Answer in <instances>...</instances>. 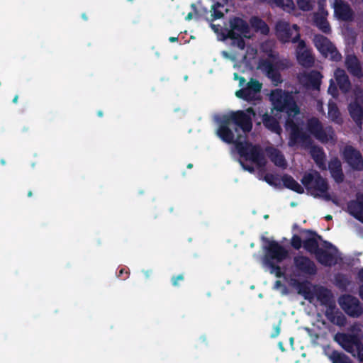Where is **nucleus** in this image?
Returning a JSON list of instances; mask_svg holds the SVG:
<instances>
[{
  "label": "nucleus",
  "mask_w": 363,
  "mask_h": 363,
  "mask_svg": "<svg viewBox=\"0 0 363 363\" xmlns=\"http://www.w3.org/2000/svg\"><path fill=\"white\" fill-rule=\"evenodd\" d=\"M306 129L316 140L325 144L333 140L335 137V131L331 125L323 127L322 123L316 117L308 119Z\"/></svg>",
  "instance_id": "7"
},
{
  "label": "nucleus",
  "mask_w": 363,
  "mask_h": 363,
  "mask_svg": "<svg viewBox=\"0 0 363 363\" xmlns=\"http://www.w3.org/2000/svg\"><path fill=\"white\" fill-rule=\"evenodd\" d=\"M230 124L223 116L216 131L217 135L222 141L228 144H235V148L240 157L250 160L258 165H264V157L259 145H253L245 140L244 142L235 140V134L230 128Z\"/></svg>",
  "instance_id": "2"
},
{
  "label": "nucleus",
  "mask_w": 363,
  "mask_h": 363,
  "mask_svg": "<svg viewBox=\"0 0 363 363\" xmlns=\"http://www.w3.org/2000/svg\"><path fill=\"white\" fill-rule=\"evenodd\" d=\"M273 329H274V331L271 335V337L274 338V337H277L280 333V330H281L280 323L277 325H274Z\"/></svg>",
  "instance_id": "45"
},
{
  "label": "nucleus",
  "mask_w": 363,
  "mask_h": 363,
  "mask_svg": "<svg viewBox=\"0 0 363 363\" xmlns=\"http://www.w3.org/2000/svg\"><path fill=\"white\" fill-rule=\"evenodd\" d=\"M332 6L334 9V15L338 20L350 21L353 19L354 11L347 1L333 0Z\"/></svg>",
  "instance_id": "16"
},
{
  "label": "nucleus",
  "mask_w": 363,
  "mask_h": 363,
  "mask_svg": "<svg viewBox=\"0 0 363 363\" xmlns=\"http://www.w3.org/2000/svg\"><path fill=\"white\" fill-rule=\"evenodd\" d=\"M117 276L120 279H121L123 280H125L129 277V272L125 268H121L119 269L118 272L117 273Z\"/></svg>",
  "instance_id": "42"
},
{
  "label": "nucleus",
  "mask_w": 363,
  "mask_h": 363,
  "mask_svg": "<svg viewBox=\"0 0 363 363\" xmlns=\"http://www.w3.org/2000/svg\"><path fill=\"white\" fill-rule=\"evenodd\" d=\"M296 59L300 65L306 68L312 67L315 63V57L310 49L306 48L303 40H299L296 48Z\"/></svg>",
  "instance_id": "15"
},
{
  "label": "nucleus",
  "mask_w": 363,
  "mask_h": 363,
  "mask_svg": "<svg viewBox=\"0 0 363 363\" xmlns=\"http://www.w3.org/2000/svg\"><path fill=\"white\" fill-rule=\"evenodd\" d=\"M336 281L340 284H342L344 285H346L347 279L344 275H339L338 277H336Z\"/></svg>",
  "instance_id": "47"
},
{
  "label": "nucleus",
  "mask_w": 363,
  "mask_h": 363,
  "mask_svg": "<svg viewBox=\"0 0 363 363\" xmlns=\"http://www.w3.org/2000/svg\"><path fill=\"white\" fill-rule=\"evenodd\" d=\"M184 279V276L183 274H180L176 276H173L171 279L172 284L174 286H179V281H182Z\"/></svg>",
  "instance_id": "41"
},
{
  "label": "nucleus",
  "mask_w": 363,
  "mask_h": 363,
  "mask_svg": "<svg viewBox=\"0 0 363 363\" xmlns=\"http://www.w3.org/2000/svg\"><path fill=\"white\" fill-rule=\"evenodd\" d=\"M357 279H358L359 284H361V288H362L363 287V268H362L358 272Z\"/></svg>",
  "instance_id": "48"
},
{
  "label": "nucleus",
  "mask_w": 363,
  "mask_h": 363,
  "mask_svg": "<svg viewBox=\"0 0 363 363\" xmlns=\"http://www.w3.org/2000/svg\"><path fill=\"white\" fill-rule=\"evenodd\" d=\"M227 38L233 40V44L239 49L244 50L245 48V41L241 35L237 32L228 31Z\"/></svg>",
  "instance_id": "34"
},
{
  "label": "nucleus",
  "mask_w": 363,
  "mask_h": 363,
  "mask_svg": "<svg viewBox=\"0 0 363 363\" xmlns=\"http://www.w3.org/2000/svg\"><path fill=\"white\" fill-rule=\"evenodd\" d=\"M325 354L332 363H352L347 355L335 350L326 352Z\"/></svg>",
  "instance_id": "29"
},
{
  "label": "nucleus",
  "mask_w": 363,
  "mask_h": 363,
  "mask_svg": "<svg viewBox=\"0 0 363 363\" xmlns=\"http://www.w3.org/2000/svg\"><path fill=\"white\" fill-rule=\"evenodd\" d=\"M268 156L270 160L277 167L285 169L287 167V163L283 153L277 148H271L268 150Z\"/></svg>",
  "instance_id": "25"
},
{
  "label": "nucleus",
  "mask_w": 363,
  "mask_h": 363,
  "mask_svg": "<svg viewBox=\"0 0 363 363\" xmlns=\"http://www.w3.org/2000/svg\"><path fill=\"white\" fill-rule=\"evenodd\" d=\"M335 340L347 352L357 350H363V345L357 335L347 333H338L335 336Z\"/></svg>",
  "instance_id": "13"
},
{
  "label": "nucleus",
  "mask_w": 363,
  "mask_h": 363,
  "mask_svg": "<svg viewBox=\"0 0 363 363\" xmlns=\"http://www.w3.org/2000/svg\"><path fill=\"white\" fill-rule=\"evenodd\" d=\"M359 294H360L361 298L363 299V289L362 288H361V289H360Z\"/></svg>",
  "instance_id": "61"
},
{
  "label": "nucleus",
  "mask_w": 363,
  "mask_h": 363,
  "mask_svg": "<svg viewBox=\"0 0 363 363\" xmlns=\"http://www.w3.org/2000/svg\"><path fill=\"white\" fill-rule=\"evenodd\" d=\"M215 3L211 6L212 21L222 18L224 16L223 12L220 9H223L227 4L228 0H214Z\"/></svg>",
  "instance_id": "31"
},
{
  "label": "nucleus",
  "mask_w": 363,
  "mask_h": 363,
  "mask_svg": "<svg viewBox=\"0 0 363 363\" xmlns=\"http://www.w3.org/2000/svg\"><path fill=\"white\" fill-rule=\"evenodd\" d=\"M301 233H306L308 237L303 240V248L310 254L315 255L316 260L323 266L330 267L336 264L333 254L319 247V241L322 236L311 229H302Z\"/></svg>",
  "instance_id": "4"
},
{
  "label": "nucleus",
  "mask_w": 363,
  "mask_h": 363,
  "mask_svg": "<svg viewBox=\"0 0 363 363\" xmlns=\"http://www.w3.org/2000/svg\"><path fill=\"white\" fill-rule=\"evenodd\" d=\"M240 164L241 166L242 167V168L246 170V171H248L250 173H252L255 172V169L252 166H250V165H247V164H245L244 162H242V161H240Z\"/></svg>",
  "instance_id": "46"
},
{
  "label": "nucleus",
  "mask_w": 363,
  "mask_h": 363,
  "mask_svg": "<svg viewBox=\"0 0 363 363\" xmlns=\"http://www.w3.org/2000/svg\"><path fill=\"white\" fill-rule=\"evenodd\" d=\"M270 99L274 110L287 115L285 125L286 128L290 129L289 145L293 147L299 143L306 148L310 147L312 159L320 169H325V155L323 149L318 145H313L311 136L303 132L294 121L295 116L300 113V108L294 96L288 91L276 89L272 92Z\"/></svg>",
  "instance_id": "1"
},
{
  "label": "nucleus",
  "mask_w": 363,
  "mask_h": 363,
  "mask_svg": "<svg viewBox=\"0 0 363 363\" xmlns=\"http://www.w3.org/2000/svg\"><path fill=\"white\" fill-rule=\"evenodd\" d=\"M359 352V359L363 362V350H357Z\"/></svg>",
  "instance_id": "53"
},
{
  "label": "nucleus",
  "mask_w": 363,
  "mask_h": 363,
  "mask_svg": "<svg viewBox=\"0 0 363 363\" xmlns=\"http://www.w3.org/2000/svg\"><path fill=\"white\" fill-rule=\"evenodd\" d=\"M284 186L298 194H303L304 189L291 175L284 174L281 177Z\"/></svg>",
  "instance_id": "28"
},
{
  "label": "nucleus",
  "mask_w": 363,
  "mask_h": 363,
  "mask_svg": "<svg viewBox=\"0 0 363 363\" xmlns=\"http://www.w3.org/2000/svg\"><path fill=\"white\" fill-rule=\"evenodd\" d=\"M314 23L318 28L323 33L325 34H330L331 33L330 23L324 16L320 13H315L314 15Z\"/></svg>",
  "instance_id": "30"
},
{
  "label": "nucleus",
  "mask_w": 363,
  "mask_h": 363,
  "mask_svg": "<svg viewBox=\"0 0 363 363\" xmlns=\"http://www.w3.org/2000/svg\"><path fill=\"white\" fill-rule=\"evenodd\" d=\"M338 303L345 313L352 318H359L363 313V307L359 300L350 294H343L338 298Z\"/></svg>",
  "instance_id": "10"
},
{
  "label": "nucleus",
  "mask_w": 363,
  "mask_h": 363,
  "mask_svg": "<svg viewBox=\"0 0 363 363\" xmlns=\"http://www.w3.org/2000/svg\"><path fill=\"white\" fill-rule=\"evenodd\" d=\"M143 273L146 278H150V277L152 274V270H146V271H143Z\"/></svg>",
  "instance_id": "51"
},
{
  "label": "nucleus",
  "mask_w": 363,
  "mask_h": 363,
  "mask_svg": "<svg viewBox=\"0 0 363 363\" xmlns=\"http://www.w3.org/2000/svg\"><path fill=\"white\" fill-rule=\"evenodd\" d=\"M262 2H267L269 4H272V0H260Z\"/></svg>",
  "instance_id": "59"
},
{
  "label": "nucleus",
  "mask_w": 363,
  "mask_h": 363,
  "mask_svg": "<svg viewBox=\"0 0 363 363\" xmlns=\"http://www.w3.org/2000/svg\"><path fill=\"white\" fill-rule=\"evenodd\" d=\"M262 121L264 126L272 133L280 135L282 128L279 121L274 116L269 115L267 113L262 115Z\"/></svg>",
  "instance_id": "24"
},
{
  "label": "nucleus",
  "mask_w": 363,
  "mask_h": 363,
  "mask_svg": "<svg viewBox=\"0 0 363 363\" xmlns=\"http://www.w3.org/2000/svg\"><path fill=\"white\" fill-rule=\"evenodd\" d=\"M245 112L247 113L250 116H251V115H252V116L255 115V112L253 108H252V107L247 108Z\"/></svg>",
  "instance_id": "50"
},
{
  "label": "nucleus",
  "mask_w": 363,
  "mask_h": 363,
  "mask_svg": "<svg viewBox=\"0 0 363 363\" xmlns=\"http://www.w3.org/2000/svg\"><path fill=\"white\" fill-rule=\"evenodd\" d=\"M328 169L332 177L337 183H341L344 180V174L342 172L341 162L335 157L331 160L328 163Z\"/></svg>",
  "instance_id": "21"
},
{
  "label": "nucleus",
  "mask_w": 363,
  "mask_h": 363,
  "mask_svg": "<svg viewBox=\"0 0 363 363\" xmlns=\"http://www.w3.org/2000/svg\"><path fill=\"white\" fill-rule=\"evenodd\" d=\"M314 296L321 306L326 307L325 315L327 318L330 322H334L337 311L335 301L331 290L323 286H314Z\"/></svg>",
  "instance_id": "6"
},
{
  "label": "nucleus",
  "mask_w": 363,
  "mask_h": 363,
  "mask_svg": "<svg viewBox=\"0 0 363 363\" xmlns=\"http://www.w3.org/2000/svg\"><path fill=\"white\" fill-rule=\"evenodd\" d=\"M293 262L296 270L300 274L313 276L317 274V267L315 262L307 256H295Z\"/></svg>",
  "instance_id": "14"
},
{
  "label": "nucleus",
  "mask_w": 363,
  "mask_h": 363,
  "mask_svg": "<svg viewBox=\"0 0 363 363\" xmlns=\"http://www.w3.org/2000/svg\"><path fill=\"white\" fill-rule=\"evenodd\" d=\"M302 244L303 241L300 236L296 234L292 236L291 239V245L294 249L298 250L302 247Z\"/></svg>",
  "instance_id": "39"
},
{
  "label": "nucleus",
  "mask_w": 363,
  "mask_h": 363,
  "mask_svg": "<svg viewBox=\"0 0 363 363\" xmlns=\"http://www.w3.org/2000/svg\"><path fill=\"white\" fill-rule=\"evenodd\" d=\"M284 7L283 8L284 9H289V10H292L294 9V1L293 0H284Z\"/></svg>",
  "instance_id": "44"
},
{
  "label": "nucleus",
  "mask_w": 363,
  "mask_h": 363,
  "mask_svg": "<svg viewBox=\"0 0 363 363\" xmlns=\"http://www.w3.org/2000/svg\"><path fill=\"white\" fill-rule=\"evenodd\" d=\"M336 311L337 313H335V318L333 323L338 325H343L345 323L346 318L341 312L338 311L337 308Z\"/></svg>",
  "instance_id": "40"
},
{
  "label": "nucleus",
  "mask_w": 363,
  "mask_h": 363,
  "mask_svg": "<svg viewBox=\"0 0 363 363\" xmlns=\"http://www.w3.org/2000/svg\"><path fill=\"white\" fill-rule=\"evenodd\" d=\"M307 191L314 196H321L326 201L331 199L328 194L329 185L326 179L323 178L318 172L306 173L301 180Z\"/></svg>",
  "instance_id": "5"
},
{
  "label": "nucleus",
  "mask_w": 363,
  "mask_h": 363,
  "mask_svg": "<svg viewBox=\"0 0 363 363\" xmlns=\"http://www.w3.org/2000/svg\"><path fill=\"white\" fill-rule=\"evenodd\" d=\"M235 95L238 98L242 99L247 101H252L255 99L247 87L238 90L235 92Z\"/></svg>",
  "instance_id": "36"
},
{
  "label": "nucleus",
  "mask_w": 363,
  "mask_h": 363,
  "mask_svg": "<svg viewBox=\"0 0 363 363\" xmlns=\"http://www.w3.org/2000/svg\"><path fill=\"white\" fill-rule=\"evenodd\" d=\"M18 95H16V96H14V98L13 99V101H13V103L16 104V103L18 102Z\"/></svg>",
  "instance_id": "56"
},
{
  "label": "nucleus",
  "mask_w": 363,
  "mask_h": 363,
  "mask_svg": "<svg viewBox=\"0 0 363 363\" xmlns=\"http://www.w3.org/2000/svg\"><path fill=\"white\" fill-rule=\"evenodd\" d=\"M247 88L255 98V95L261 91L262 84L258 80L252 79L247 83Z\"/></svg>",
  "instance_id": "35"
},
{
  "label": "nucleus",
  "mask_w": 363,
  "mask_h": 363,
  "mask_svg": "<svg viewBox=\"0 0 363 363\" xmlns=\"http://www.w3.org/2000/svg\"><path fill=\"white\" fill-rule=\"evenodd\" d=\"M1 164L4 165L6 164V161L4 159H1L0 161Z\"/></svg>",
  "instance_id": "64"
},
{
  "label": "nucleus",
  "mask_w": 363,
  "mask_h": 363,
  "mask_svg": "<svg viewBox=\"0 0 363 363\" xmlns=\"http://www.w3.org/2000/svg\"><path fill=\"white\" fill-rule=\"evenodd\" d=\"M313 43L323 57H329L331 60L335 62H339L342 59L341 54L327 37L316 34L313 38Z\"/></svg>",
  "instance_id": "9"
},
{
  "label": "nucleus",
  "mask_w": 363,
  "mask_h": 363,
  "mask_svg": "<svg viewBox=\"0 0 363 363\" xmlns=\"http://www.w3.org/2000/svg\"><path fill=\"white\" fill-rule=\"evenodd\" d=\"M264 179L271 186H278L280 185V179L278 175L267 173L264 175Z\"/></svg>",
  "instance_id": "37"
},
{
  "label": "nucleus",
  "mask_w": 363,
  "mask_h": 363,
  "mask_svg": "<svg viewBox=\"0 0 363 363\" xmlns=\"http://www.w3.org/2000/svg\"><path fill=\"white\" fill-rule=\"evenodd\" d=\"M230 29L228 31L237 32L240 34H247L250 32L249 25L242 18L234 16L229 21Z\"/></svg>",
  "instance_id": "23"
},
{
  "label": "nucleus",
  "mask_w": 363,
  "mask_h": 363,
  "mask_svg": "<svg viewBox=\"0 0 363 363\" xmlns=\"http://www.w3.org/2000/svg\"><path fill=\"white\" fill-rule=\"evenodd\" d=\"M82 17L84 20L86 21L88 19V17L86 16V13H83L82 15Z\"/></svg>",
  "instance_id": "58"
},
{
  "label": "nucleus",
  "mask_w": 363,
  "mask_h": 363,
  "mask_svg": "<svg viewBox=\"0 0 363 363\" xmlns=\"http://www.w3.org/2000/svg\"><path fill=\"white\" fill-rule=\"evenodd\" d=\"M307 281L300 282L297 285L298 293L302 295L305 299L311 301L313 298L314 291H312Z\"/></svg>",
  "instance_id": "32"
},
{
  "label": "nucleus",
  "mask_w": 363,
  "mask_h": 363,
  "mask_svg": "<svg viewBox=\"0 0 363 363\" xmlns=\"http://www.w3.org/2000/svg\"><path fill=\"white\" fill-rule=\"evenodd\" d=\"M347 211L354 218L363 223V194L358 193L356 199L347 203Z\"/></svg>",
  "instance_id": "18"
},
{
  "label": "nucleus",
  "mask_w": 363,
  "mask_h": 363,
  "mask_svg": "<svg viewBox=\"0 0 363 363\" xmlns=\"http://www.w3.org/2000/svg\"><path fill=\"white\" fill-rule=\"evenodd\" d=\"M323 76L319 71L312 70L309 73L305 74V85L314 90H318L321 84V79Z\"/></svg>",
  "instance_id": "22"
},
{
  "label": "nucleus",
  "mask_w": 363,
  "mask_h": 363,
  "mask_svg": "<svg viewBox=\"0 0 363 363\" xmlns=\"http://www.w3.org/2000/svg\"><path fill=\"white\" fill-rule=\"evenodd\" d=\"M169 40L171 43H174L178 40V38L177 37H169Z\"/></svg>",
  "instance_id": "54"
},
{
  "label": "nucleus",
  "mask_w": 363,
  "mask_h": 363,
  "mask_svg": "<svg viewBox=\"0 0 363 363\" xmlns=\"http://www.w3.org/2000/svg\"><path fill=\"white\" fill-rule=\"evenodd\" d=\"M250 23L252 28L256 32H260L262 35H268L269 33V27L267 23L258 16H252L250 19Z\"/></svg>",
  "instance_id": "26"
},
{
  "label": "nucleus",
  "mask_w": 363,
  "mask_h": 363,
  "mask_svg": "<svg viewBox=\"0 0 363 363\" xmlns=\"http://www.w3.org/2000/svg\"><path fill=\"white\" fill-rule=\"evenodd\" d=\"M348 111L356 125L362 129L363 125V106L356 99L349 104Z\"/></svg>",
  "instance_id": "20"
},
{
  "label": "nucleus",
  "mask_w": 363,
  "mask_h": 363,
  "mask_svg": "<svg viewBox=\"0 0 363 363\" xmlns=\"http://www.w3.org/2000/svg\"><path fill=\"white\" fill-rule=\"evenodd\" d=\"M345 63L350 74L359 79L363 77L361 63L356 55L354 54L347 55Z\"/></svg>",
  "instance_id": "19"
},
{
  "label": "nucleus",
  "mask_w": 363,
  "mask_h": 363,
  "mask_svg": "<svg viewBox=\"0 0 363 363\" xmlns=\"http://www.w3.org/2000/svg\"><path fill=\"white\" fill-rule=\"evenodd\" d=\"M342 157L353 170H363V157L357 148L349 145L345 146L342 151Z\"/></svg>",
  "instance_id": "12"
},
{
  "label": "nucleus",
  "mask_w": 363,
  "mask_h": 363,
  "mask_svg": "<svg viewBox=\"0 0 363 363\" xmlns=\"http://www.w3.org/2000/svg\"><path fill=\"white\" fill-rule=\"evenodd\" d=\"M262 65L268 78L276 83L281 82V77L279 68H284L286 67L284 65L283 62L280 61L277 62L276 64H273L271 61L266 60L262 62Z\"/></svg>",
  "instance_id": "17"
},
{
  "label": "nucleus",
  "mask_w": 363,
  "mask_h": 363,
  "mask_svg": "<svg viewBox=\"0 0 363 363\" xmlns=\"http://www.w3.org/2000/svg\"><path fill=\"white\" fill-rule=\"evenodd\" d=\"M335 79L340 89L343 93H347L351 88V83L348 76L343 70H337L335 73Z\"/></svg>",
  "instance_id": "27"
},
{
  "label": "nucleus",
  "mask_w": 363,
  "mask_h": 363,
  "mask_svg": "<svg viewBox=\"0 0 363 363\" xmlns=\"http://www.w3.org/2000/svg\"><path fill=\"white\" fill-rule=\"evenodd\" d=\"M262 240L267 244L263 247L264 251V264L270 268L272 273H275L277 277H281L282 273L279 264L288 257V250L275 240H269L265 237H262Z\"/></svg>",
  "instance_id": "3"
},
{
  "label": "nucleus",
  "mask_w": 363,
  "mask_h": 363,
  "mask_svg": "<svg viewBox=\"0 0 363 363\" xmlns=\"http://www.w3.org/2000/svg\"><path fill=\"white\" fill-rule=\"evenodd\" d=\"M276 35L281 43H298L302 40L300 37L299 27L296 24L291 26L288 22L279 21L275 26Z\"/></svg>",
  "instance_id": "8"
},
{
  "label": "nucleus",
  "mask_w": 363,
  "mask_h": 363,
  "mask_svg": "<svg viewBox=\"0 0 363 363\" xmlns=\"http://www.w3.org/2000/svg\"><path fill=\"white\" fill-rule=\"evenodd\" d=\"M97 115L99 116V117H101L103 116V112L101 111H99L97 112Z\"/></svg>",
  "instance_id": "60"
},
{
  "label": "nucleus",
  "mask_w": 363,
  "mask_h": 363,
  "mask_svg": "<svg viewBox=\"0 0 363 363\" xmlns=\"http://www.w3.org/2000/svg\"><path fill=\"white\" fill-rule=\"evenodd\" d=\"M284 0H272V4H275L278 7L284 8Z\"/></svg>",
  "instance_id": "49"
},
{
  "label": "nucleus",
  "mask_w": 363,
  "mask_h": 363,
  "mask_svg": "<svg viewBox=\"0 0 363 363\" xmlns=\"http://www.w3.org/2000/svg\"><path fill=\"white\" fill-rule=\"evenodd\" d=\"M328 113V117L332 121L337 123H340L342 121L340 110L335 102H329Z\"/></svg>",
  "instance_id": "33"
},
{
  "label": "nucleus",
  "mask_w": 363,
  "mask_h": 363,
  "mask_svg": "<svg viewBox=\"0 0 363 363\" xmlns=\"http://www.w3.org/2000/svg\"><path fill=\"white\" fill-rule=\"evenodd\" d=\"M325 218L326 220H331L333 219V216L331 215H327L325 217Z\"/></svg>",
  "instance_id": "57"
},
{
  "label": "nucleus",
  "mask_w": 363,
  "mask_h": 363,
  "mask_svg": "<svg viewBox=\"0 0 363 363\" xmlns=\"http://www.w3.org/2000/svg\"><path fill=\"white\" fill-rule=\"evenodd\" d=\"M32 195H33V192H32V191H29L28 192V197H31V196H32Z\"/></svg>",
  "instance_id": "62"
},
{
  "label": "nucleus",
  "mask_w": 363,
  "mask_h": 363,
  "mask_svg": "<svg viewBox=\"0 0 363 363\" xmlns=\"http://www.w3.org/2000/svg\"><path fill=\"white\" fill-rule=\"evenodd\" d=\"M328 92L333 96H336L338 94L337 86H335L332 79L330 80V84L328 88Z\"/></svg>",
  "instance_id": "43"
},
{
  "label": "nucleus",
  "mask_w": 363,
  "mask_h": 363,
  "mask_svg": "<svg viewBox=\"0 0 363 363\" xmlns=\"http://www.w3.org/2000/svg\"><path fill=\"white\" fill-rule=\"evenodd\" d=\"M192 18H193V13H192L191 12H190V13H189L187 14V16L185 17V19H186V21H190V20H191V19H192Z\"/></svg>",
  "instance_id": "52"
},
{
  "label": "nucleus",
  "mask_w": 363,
  "mask_h": 363,
  "mask_svg": "<svg viewBox=\"0 0 363 363\" xmlns=\"http://www.w3.org/2000/svg\"><path fill=\"white\" fill-rule=\"evenodd\" d=\"M230 124H234L239 127L244 133H249L252 129V120L250 115L245 111H232L228 115L223 116Z\"/></svg>",
  "instance_id": "11"
},
{
  "label": "nucleus",
  "mask_w": 363,
  "mask_h": 363,
  "mask_svg": "<svg viewBox=\"0 0 363 363\" xmlns=\"http://www.w3.org/2000/svg\"><path fill=\"white\" fill-rule=\"evenodd\" d=\"M192 167H193V164L191 163H189V164H187V168L188 169H191Z\"/></svg>",
  "instance_id": "63"
},
{
  "label": "nucleus",
  "mask_w": 363,
  "mask_h": 363,
  "mask_svg": "<svg viewBox=\"0 0 363 363\" xmlns=\"http://www.w3.org/2000/svg\"><path fill=\"white\" fill-rule=\"evenodd\" d=\"M296 2L298 7L301 11H309L313 9L311 0H297Z\"/></svg>",
  "instance_id": "38"
},
{
  "label": "nucleus",
  "mask_w": 363,
  "mask_h": 363,
  "mask_svg": "<svg viewBox=\"0 0 363 363\" xmlns=\"http://www.w3.org/2000/svg\"><path fill=\"white\" fill-rule=\"evenodd\" d=\"M323 243H324L325 246L327 247H330L332 246V244L328 241H324Z\"/></svg>",
  "instance_id": "55"
}]
</instances>
